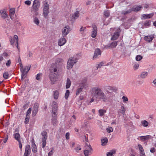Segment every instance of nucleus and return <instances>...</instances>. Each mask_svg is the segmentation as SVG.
Returning <instances> with one entry per match:
<instances>
[{"instance_id": "393cba45", "label": "nucleus", "mask_w": 156, "mask_h": 156, "mask_svg": "<svg viewBox=\"0 0 156 156\" xmlns=\"http://www.w3.org/2000/svg\"><path fill=\"white\" fill-rule=\"evenodd\" d=\"M13 136L14 139L18 142L21 141V136L19 133L14 132Z\"/></svg>"}, {"instance_id": "6e6d98bb", "label": "nucleus", "mask_w": 156, "mask_h": 156, "mask_svg": "<svg viewBox=\"0 0 156 156\" xmlns=\"http://www.w3.org/2000/svg\"><path fill=\"white\" fill-rule=\"evenodd\" d=\"M11 63V60L10 59L8 60L6 63V65L7 67H9Z\"/></svg>"}, {"instance_id": "49530a36", "label": "nucleus", "mask_w": 156, "mask_h": 156, "mask_svg": "<svg viewBox=\"0 0 156 156\" xmlns=\"http://www.w3.org/2000/svg\"><path fill=\"white\" fill-rule=\"evenodd\" d=\"M30 66H27L24 68H23V70H25V73H27L30 70Z\"/></svg>"}, {"instance_id": "f3484780", "label": "nucleus", "mask_w": 156, "mask_h": 156, "mask_svg": "<svg viewBox=\"0 0 156 156\" xmlns=\"http://www.w3.org/2000/svg\"><path fill=\"white\" fill-rule=\"evenodd\" d=\"M152 138V137L150 135H148L139 136L138 139L141 141H144L149 139H151Z\"/></svg>"}, {"instance_id": "6e6552de", "label": "nucleus", "mask_w": 156, "mask_h": 156, "mask_svg": "<svg viewBox=\"0 0 156 156\" xmlns=\"http://www.w3.org/2000/svg\"><path fill=\"white\" fill-rule=\"evenodd\" d=\"M42 135V147L44 148L46 146V140L47 139V133L45 131H42L41 133Z\"/></svg>"}, {"instance_id": "4468645a", "label": "nucleus", "mask_w": 156, "mask_h": 156, "mask_svg": "<svg viewBox=\"0 0 156 156\" xmlns=\"http://www.w3.org/2000/svg\"><path fill=\"white\" fill-rule=\"evenodd\" d=\"M39 106V105L38 103H35L34 104L33 108V111L32 112V115L33 116H35L37 113L38 111Z\"/></svg>"}, {"instance_id": "bb28decb", "label": "nucleus", "mask_w": 156, "mask_h": 156, "mask_svg": "<svg viewBox=\"0 0 156 156\" xmlns=\"http://www.w3.org/2000/svg\"><path fill=\"white\" fill-rule=\"evenodd\" d=\"M148 122L146 120H143L141 121L140 126L145 127H147L148 126Z\"/></svg>"}, {"instance_id": "aec40b11", "label": "nucleus", "mask_w": 156, "mask_h": 156, "mask_svg": "<svg viewBox=\"0 0 156 156\" xmlns=\"http://www.w3.org/2000/svg\"><path fill=\"white\" fill-rule=\"evenodd\" d=\"M60 94V92L59 90H56L53 91V95L54 99H57L59 97Z\"/></svg>"}, {"instance_id": "5701e85b", "label": "nucleus", "mask_w": 156, "mask_h": 156, "mask_svg": "<svg viewBox=\"0 0 156 156\" xmlns=\"http://www.w3.org/2000/svg\"><path fill=\"white\" fill-rule=\"evenodd\" d=\"M50 80L52 84H54L56 80V77L55 76V74L51 73L50 75Z\"/></svg>"}, {"instance_id": "72a5a7b5", "label": "nucleus", "mask_w": 156, "mask_h": 156, "mask_svg": "<svg viewBox=\"0 0 156 156\" xmlns=\"http://www.w3.org/2000/svg\"><path fill=\"white\" fill-rule=\"evenodd\" d=\"M34 23L37 25H38L40 24V21L38 18L37 17H35L33 19Z\"/></svg>"}, {"instance_id": "423d86ee", "label": "nucleus", "mask_w": 156, "mask_h": 156, "mask_svg": "<svg viewBox=\"0 0 156 156\" xmlns=\"http://www.w3.org/2000/svg\"><path fill=\"white\" fill-rule=\"evenodd\" d=\"M77 62L76 58L71 57L69 59L67 65V68L68 69H70L73 67L74 65Z\"/></svg>"}, {"instance_id": "f704fd0d", "label": "nucleus", "mask_w": 156, "mask_h": 156, "mask_svg": "<svg viewBox=\"0 0 156 156\" xmlns=\"http://www.w3.org/2000/svg\"><path fill=\"white\" fill-rule=\"evenodd\" d=\"M71 81L68 78L67 79L66 88L68 89L71 86Z\"/></svg>"}, {"instance_id": "b1692460", "label": "nucleus", "mask_w": 156, "mask_h": 156, "mask_svg": "<svg viewBox=\"0 0 156 156\" xmlns=\"http://www.w3.org/2000/svg\"><path fill=\"white\" fill-rule=\"evenodd\" d=\"M153 13H151L149 14H144L141 16V19H149L151 18L153 16Z\"/></svg>"}, {"instance_id": "2f4dec72", "label": "nucleus", "mask_w": 156, "mask_h": 156, "mask_svg": "<svg viewBox=\"0 0 156 156\" xmlns=\"http://www.w3.org/2000/svg\"><path fill=\"white\" fill-rule=\"evenodd\" d=\"M32 150L34 153H36L37 152V149L36 145L34 143H33L32 145Z\"/></svg>"}, {"instance_id": "f03ea898", "label": "nucleus", "mask_w": 156, "mask_h": 156, "mask_svg": "<svg viewBox=\"0 0 156 156\" xmlns=\"http://www.w3.org/2000/svg\"><path fill=\"white\" fill-rule=\"evenodd\" d=\"M52 109V114L53 118L52 119L54 124H55L57 122L56 115L57 112L58 104L55 101H52L51 104Z\"/></svg>"}, {"instance_id": "cd10ccee", "label": "nucleus", "mask_w": 156, "mask_h": 156, "mask_svg": "<svg viewBox=\"0 0 156 156\" xmlns=\"http://www.w3.org/2000/svg\"><path fill=\"white\" fill-rule=\"evenodd\" d=\"M101 145L105 146L106 145L108 142V139L106 137H104L101 139Z\"/></svg>"}, {"instance_id": "c9c22d12", "label": "nucleus", "mask_w": 156, "mask_h": 156, "mask_svg": "<svg viewBox=\"0 0 156 156\" xmlns=\"http://www.w3.org/2000/svg\"><path fill=\"white\" fill-rule=\"evenodd\" d=\"M79 12L78 11L76 12L74 15L72 16V18L74 19H76L78 18L79 16Z\"/></svg>"}, {"instance_id": "4be33fe9", "label": "nucleus", "mask_w": 156, "mask_h": 156, "mask_svg": "<svg viewBox=\"0 0 156 156\" xmlns=\"http://www.w3.org/2000/svg\"><path fill=\"white\" fill-rule=\"evenodd\" d=\"M126 109L124 105L122 104L120 108L118 110V113L119 114L124 115L125 114Z\"/></svg>"}, {"instance_id": "2eb2a0df", "label": "nucleus", "mask_w": 156, "mask_h": 156, "mask_svg": "<svg viewBox=\"0 0 156 156\" xmlns=\"http://www.w3.org/2000/svg\"><path fill=\"white\" fill-rule=\"evenodd\" d=\"M101 50L99 48L96 49L94 51V56L93 57V59H94L100 56L101 55Z\"/></svg>"}, {"instance_id": "ea45409f", "label": "nucleus", "mask_w": 156, "mask_h": 156, "mask_svg": "<svg viewBox=\"0 0 156 156\" xmlns=\"http://www.w3.org/2000/svg\"><path fill=\"white\" fill-rule=\"evenodd\" d=\"M42 75V74L41 73H39L37 74L36 77V80H40Z\"/></svg>"}, {"instance_id": "4c0bfd02", "label": "nucleus", "mask_w": 156, "mask_h": 156, "mask_svg": "<svg viewBox=\"0 0 156 156\" xmlns=\"http://www.w3.org/2000/svg\"><path fill=\"white\" fill-rule=\"evenodd\" d=\"M123 102L124 103H127L128 101V99L126 96H123L122 97Z\"/></svg>"}, {"instance_id": "58836bf2", "label": "nucleus", "mask_w": 156, "mask_h": 156, "mask_svg": "<svg viewBox=\"0 0 156 156\" xmlns=\"http://www.w3.org/2000/svg\"><path fill=\"white\" fill-rule=\"evenodd\" d=\"M138 146L140 151V153L144 152L143 147L140 144H138Z\"/></svg>"}, {"instance_id": "09e8293b", "label": "nucleus", "mask_w": 156, "mask_h": 156, "mask_svg": "<svg viewBox=\"0 0 156 156\" xmlns=\"http://www.w3.org/2000/svg\"><path fill=\"white\" fill-rule=\"evenodd\" d=\"M9 76L8 73L7 72H4L3 74V77L4 78L7 79Z\"/></svg>"}, {"instance_id": "473e14b6", "label": "nucleus", "mask_w": 156, "mask_h": 156, "mask_svg": "<svg viewBox=\"0 0 156 156\" xmlns=\"http://www.w3.org/2000/svg\"><path fill=\"white\" fill-rule=\"evenodd\" d=\"M115 150H112L107 153V156H112L113 154H115Z\"/></svg>"}, {"instance_id": "e433bc0d", "label": "nucleus", "mask_w": 156, "mask_h": 156, "mask_svg": "<svg viewBox=\"0 0 156 156\" xmlns=\"http://www.w3.org/2000/svg\"><path fill=\"white\" fill-rule=\"evenodd\" d=\"M132 11V9H131L127 10H124L122 11V14L126 15L131 12Z\"/></svg>"}, {"instance_id": "9d476101", "label": "nucleus", "mask_w": 156, "mask_h": 156, "mask_svg": "<svg viewBox=\"0 0 156 156\" xmlns=\"http://www.w3.org/2000/svg\"><path fill=\"white\" fill-rule=\"evenodd\" d=\"M70 27L69 26H66L62 29V36L64 37L69 34L70 31Z\"/></svg>"}, {"instance_id": "3c124183", "label": "nucleus", "mask_w": 156, "mask_h": 156, "mask_svg": "<svg viewBox=\"0 0 156 156\" xmlns=\"http://www.w3.org/2000/svg\"><path fill=\"white\" fill-rule=\"evenodd\" d=\"M151 23L149 21H146L144 24V25L145 27H149Z\"/></svg>"}, {"instance_id": "7c9ffc66", "label": "nucleus", "mask_w": 156, "mask_h": 156, "mask_svg": "<svg viewBox=\"0 0 156 156\" xmlns=\"http://www.w3.org/2000/svg\"><path fill=\"white\" fill-rule=\"evenodd\" d=\"M142 8V6L141 5L135 6L133 8L132 11H139Z\"/></svg>"}, {"instance_id": "79ce46f5", "label": "nucleus", "mask_w": 156, "mask_h": 156, "mask_svg": "<svg viewBox=\"0 0 156 156\" xmlns=\"http://www.w3.org/2000/svg\"><path fill=\"white\" fill-rule=\"evenodd\" d=\"M30 147L29 145H27L26 147L25 152H30Z\"/></svg>"}, {"instance_id": "0e129e2a", "label": "nucleus", "mask_w": 156, "mask_h": 156, "mask_svg": "<svg viewBox=\"0 0 156 156\" xmlns=\"http://www.w3.org/2000/svg\"><path fill=\"white\" fill-rule=\"evenodd\" d=\"M51 73H52L53 72H57V69L56 68H55L54 69H50Z\"/></svg>"}, {"instance_id": "052dcab7", "label": "nucleus", "mask_w": 156, "mask_h": 156, "mask_svg": "<svg viewBox=\"0 0 156 156\" xmlns=\"http://www.w3.org/2000/svg\"><path fill=\"white\" fill-rule=\"evenodd\" d=\"M25 4L28 5H30L31 4V2L29 0H27L25 2Z\"/></svg>"}, {"instance_id": "8fccbe9b", "label": "nucleus", "mask_w": 156, "mask_h": 156, "mask_svg": "<svg viewBox=\"0 0 156 156\" xmlns=\"http://www.w3.org/2000/svg\"><path fill=\"white\" fill-rule=\"evenodd\" d=\"M32 110V108H29L28 110H27V115L26 116H30V115L31 113Z\"/></svg>"}, {"instance_id": "c03bdc74", "label": "nucleus", "mask_w": 156, "mask_h": 156, "mask_svg": "<svg viewBox=\"0 0 156 156\" xmlns=\"http://www.w3.org/2000/svg\"><path fill=\"white\" fill-rule=\"evenodd\" d=\"M152 3H150L149 4H145L144 5V8L145 9L149 8L152 6Z\"/></svg>"}, {"instance_id": "20e7f679", "label": "nucleus", "mask_w": 156, "mask_h": 156, "mask_svg": "<svg viewBox=\"0 0 156 156\" xmlns=\"http://www.w3.org/2000/svg\"><path fill=\"white\" fill-rule=\"evenodd\" d=\"M88 87V85L87 83V79L84 78L81 81V82L79 84V86L77 89L76 94L78 95L83 90V88L86 89Z\"/></svg>"}, {"instance_id": "a878e982", "label": "nucleus", "mask_w": 156, "mask_h": 156, "mask_svg": "<svg viewBox=\"0 0 156 156\" xmlns=\"http://www.w3.org/2000/svg\"><path fill=\"white\" fill-rule=\"evenodd\" d=\"M117 45V41H114L112 42L109 45L107 46L106 48L107 49L110 48H115Z\"/></svg>"}, {"instance_id": "680f3d73", "label": "nucleus", "mask_w": 156, "mask_h": 156, "mask_svg": "<svg viewBox=\"0 0 156 156\" xmlns=\"http://www.w3.org/2000/svg\"><path fill=\"white\" fill-rule=\"evenodd\" d=\"M54 150L53 149H52L48 153V156H51L53 154V151Z\"/></svg>"}, {"instance_id": "c85d7f7f", "label": "nucleus", "mask_w": 156, "mask_h": 156, "mask_svg": "<svg viewBox=\"0 0 156 156\" xmlns=\"http://www.w3.org/2000/svg\"><path fill=\"white\" fill-rule=\"evenodd\" d=\"M106 112V110L103 109H100L98 110L99 115L100 116H102L105 115Z\"/></svg>"}, {"instance_id": "603ef678", "label": "nucleus", "mask_w": 156, "mask_h": 156, "mask_svg": "<svg viewBox=\"0 0 156 156\" xmlns=\"http://www.w3.org/2000/svg\"><path fill=\"white\" fill-rule=\"evenodd\" d=\"M142 58V57L140 55H138L136 57V59L137 61H140Z\"/></svg>"}, {"instance_id": "6ab92c4d", "label": "nucleus", "mask_w": 156, "mask_h": 156, "mask_svg": "<svg viewBox=\"0 0 156 156\" xmlns=\"http://www.w3.org/2000/svg\"><path fill=\"white\" fill-rule=\"evenodd\" d=\"M154 37V35H149L145 36L144 40L148 42H151Z\"/></svg>"}, {"instance_id": "a19ab883", "label": "nucleus", "mask_w": 156, "mask_h": 156, "mask_svg": "<svg viewBox=\"0 0 156 156\" xmlns=\"http://www.w3.org/2000/svg\"><path fill=\"white\" fill-rule=\"evenodd\" d=\"M69 93L70 92L69 90H67L65 95V98L66 99H68L69 95Z\"/></svg>"}, {"instance_id": "13d9d810", "label": "nucleus", "mask_w": 156, "mask_h": 156, "mask_svg": "<svg viewBox=\"0 0 156 156\" xmlns=\"http://www.w3.org/2000/svg\"><path fill=\"white\" fill-rule=\"evenodd\" d=\"M107 132L110 133L113 131V129L112 127H108L107 128Z\"/></svg>"}, {"instance_id": "bf43d9fd", "label": "nucleus", "mask_w": 156, "mask_h": 156, "mask_svg": "<svg viewBox=\"0 0 156 156\" xmlns=\"http://www.w3.org/2000/svg\"><path fill=\"white\" fill-rule=\"evenodd\" d=\"M2 55L5 58L9 56V55L8 53L6 52H3Z\"/></svg>"}, {"instance_id": "de8ad7c7", "label": "nucleus", "mask_w": 156, "mask_h": 156, "mask_svg": "<svg viewBox=\"0 0 156 156\" xmlns=\"http://www.w3.org/2000/svg\"><path fill=\"white\" fill-rule=\"evenodd\" d=\"M30 118V116H26V118L25 119L24 123L26 124H27L29 122V119Z\"/></svg>"}, {"instance_id": "e2e57ef3", "label": "nucleus", "mask_w": 156, "mask_h": 156, "mask_svg": "<svg viewBox=\"0 0 156 156\" xmlns=\"http://www.w3.org/2000/svg\"><path fill=\"white\" fill-rule=\"evenodd\" d=\"M18 142H19V148H20V150H21L22 149V144H21V141H18Z\"/></svg>"}, {"instance_id": "1a4fd4ad", "label": "nucleus", "mask_w": 156, "mask_h": 156, "mask_svg": "<svg viewBox=\"0 0 156 156\" xmlns=\"http://www.w3.org/2000/svg\"><path fill=\"white\" fill-rule=\"evenodd\" d=\"M86 150L84 151V154L85 156H88L92 153V149L90 144H86Z\"/></svg>"}, {"instance_id": "4d7b16f0", "label": "nucleus", "mask_w": 156, "mask_h": 156, "mask_svg": "<svg viewBox=\"0 0 156 156\" xmlns=\"http://www.w3.org/2000/svg\"><path fill=\"white\" fill-rule=\"evenodd\" d=\"M81 150V148L80 146H78L75 148V150L77 153L79 152V151Z\"/></svg>"}, {"instance_id": "f8f14e48", "label": "nucleus", "mask_w": 156, "mask_h": 156, "mask_svg": "<svg viewBox=\"0 0 156 156\" xmlns=\"http://www.w3.org/2000/svg\"><path fill=\"white\" fill-rule=\"evenodd\" d=\"M0 13L2 18L5 19L8 17L6 8L1 9L0 10Z\"/></svg>"}, {"instance_id": "39448f33", "label": "nucleus", "mask_w": 156, "mask_h": 156, "mask_svg": "<svg viewBox=\"0 0 156 156\" xmlns=\"http://www.w3.org/2000/svg\"><path fill=\"white\" fill-rule=\"evenodd\" d=\"M42 3L44 16L45 18H47L48 17V14L49 12V5L48 2L47 1H43Z\"/></svg>"}, {"instance_id": "774afa93", "label": "nucleus", "mask_w": 156, "mask_h": 156, "mask_svg": "<svg viewBox=\"0 0 156 156\" xmlns=\"http://www.w3.org/2000/svg\"><path fill=\"white\" fill-rule=\"evenodd\" d=\"M155 149L154 148H152L150 150V152L151 153L154 152L155 151Z\"/></svg>"}, {"instance_id": "a211bd4d", "label": "nucleus", "mask_w": 156, "mask_h": 156, "mask_svg": "<svg viewBox=\"0 0 156 156\" xmlns=\"http://www.w3.org/2000/svg\"><path fill=\"white\" fill-rule=\"evenodd\" d=\"M66 42V40L64 37L60 38L58 41V44L59 46H62L65 44Z\"/></svg>"}, {"instance_id": "412c9836", "label": "nucleus", "mask_w": 156, "mask_h": 156, "mask_svg": "<svg viewBox=\"0 0 156 156\" xmlns=\"http://www.w3.org/2000/svg\"><path fill=\"white\" fill-rule=\"evenodd\" d=\"M93 30L91 33V37L93 38L95 37L97 34V28L96 26H93Z\"/></svg>"}, {"instance_id": "37998d69", "label": "nucleus", "mask_w": 156, "mask_h": 156, "mask_svg": "<svg viewBox=\"0 0 156 156\" xmlns=\"http://www.w3.org/2000/svg\"><path fill=\"white\" fill-rule=\"evenodd\" d=\"M139 64L136 63H134L133 67L134 70H136L138 69L139 67Z\"/></svg>"}, {"instance_id": "338daca9", "label": "nucleus", "mask_w": 156, "mask_h": 156, "mask_svg": "<svg viewBox=\"0 0 156 156\" xmlns=\"http://www.w3.org/2000/svg\"><path fill=\"white\" fill-rule=\"evenodd\" d=\"M8 136L7 135V136L4 139V140H3V142L4 143H5L7 142V141L8 139Z\"/></svg>"}, {"instance_id": "f257e3e1", "label": "nucleus", "mask_w": 156, "mask_h": 156, "mask_svg": "<svg viewBox=\"0 0 156 156\" xmlns=\"http://www.w3.org/2000/svg\"><path fill=\"white\" fill-rule=\"evenodd\" d=\"M91 92L93 98L96 99L102 100L103 101L107 102L110 99V97L108 95H106L99 87H96L92 88Z\"/></svg>"}, {"instance_id": "7ed1b4c3", "label": "nucleus", "mask_w": 156, "mask_h": 156, "mask_svg": "<svg viewBox=\"0 0 156 156\" xmlns=\"http://www.w3.org/2000/svg\"><path fill=\"white\" fill-rule=\"evenodd\" d=\"M40 6V2L39 0H34L31 7V12L34 13L35 16L38 15V11Z\"/></svg>"}, {"instance_id": "c756f323", "label": "nucleus", "mask_w": 156, "mask_h": 156, "mask_svg": "<svg viewBox=\"0 0 156 156\" xmlns=\"http://www.w3.org/2000/svg\"><path fill=\"white\" fill-rule=\"evenodd\" d=\"M147 72L144 71L141 73L140 75L139 76L141 78L144 79L147 77Z\"/></svg>"}, {"instance_id": "5fc2aeb1", "label": "nucleus", "mask_w": 156, "mask_h": 156, "mask_svg": "<svg viewBox=\"0 0 156 156\" xmlns=\"http://www.w3.org/2000/svg\"><path fill=\"white\" fill-rule=\"evenodd\" d=\"M21 72L22 73L21 75V79L22 80L23 79V78L24 77L25 75L26 74V73H25V70H22Z\"/></svg>"}, {"instance_id": "864d4df0", "label": "nucleus", "mask_w": 156, "mask_h": 156, "mask_svg": "<svg viewBox=\"0 0 156 156\" xmlns=\"http://www.w3.org/2000/svg\"><path fill=\"white\" fill-rule=\"evenodd\" d=\"M104 65V63L103 62H101L98 65V66H96L97 69H98V68H100L101 67Z\"/></svg>"}, {"instance_id": "a18cd8bd", "label": "nucleus", "mask_w": 156, "mask_h": 156, "mask_svg": "<svg viewBox=\"0 0 156 156\" xmlns=\"http://www.w3.org/2000/svg\"><path fill=\"white\" fill-rule=\"evenodd\" d=\"M104 15L107 17H108L110 15V12L108 10H106L104 12Z\"/></svg>"}, {"instance_id": "ddd939ff", "label": "nucleus", "mask_w": 156, "mask_h": 156, "mask_svg": "<svg viewBox=\"0 0 156 156\" xmlns=\"http://www.w3.org/2000/svg\"><path fill=\"white\" fill-rule=\"evenodd\" d=\"M10 42L11 45L14 46L15 43H16V44L18 43V36L15 35L13 37H11L10 40Z\"/></svg>"}, {"instance_id": "69168bd1", "label": "nucleus", "mask_w": 156, "mask_h": 156, "mask_svg": "<svg viewBox=\"0 0 156 156\" xmlns=\"http://www.w3.org/2000/svg\"><path fill=\"white\" fill-rule=\"evenodd\" d=\"M66 137L67 140L69 139V133H67L66 134Z\"/></svg>"}, {"instance_id": "dca6fc26", "label": "nucleus", "mask_w": 156, "mask_h": 156, "mask_svg": "<svg viewBox=\"0 0 156 156\" xmlns=\"http://www.w3.org/2000/svg\"><path fill=\"white\" fill-rule=\"evenodd\" d=\"M16 12L15 8H11L9 9V16L10 18L12 20H13L14 19V15Z\"/></svg>"}, {"instance_id": "9b49d317", "label": "nucleus", "mask_w": 156, "mask_h": 156, "mask_svg": "<svg viewBox=\"0 0 156 156\" xmlns=\"http://www.w3.org/2000/svg\"><path fill=\"white\" fill-rule=\"evenodd\" d=\"M121 30L120 28H117L112 35V40H115L117 39L119 36V34L121 32Z\"/></svg>"}, {"instance_id": "0eeeda50", "label": "nucleus", "mask_w": 156, "mask_h": 156, "mask_svg": "<svg viewBox=\"0 0 156 156\" xmlns=\"http://www.w3.org/2000/svg\"><path fill=\"white\" fill-rule=\"evenodd\" d=\"M105 90L106 91V95H108L110 97V96L112 94V92L115 91L117 89L115 87L107 86L105 87Z\"/></svg>"}]
</instances>
